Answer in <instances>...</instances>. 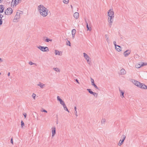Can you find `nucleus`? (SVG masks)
Masks as SVG:
<instances>
[{
  "instance_id": "7c9ffc66",
  "label": "nucleus",
  "mask_w": 147,
  "mask_h": 147,
  "mask_svg": "<svg viewBox=\"0 0 147 147\" xmlns=\"http://www.w3.org/2000/svg\"><path fill=\"white\" fill-rule=\"evenodd\" d=\"M94 94H92L95 97L97 98L98 96V94L95 92H94Z\"/></svg>"
},
{
  "instance_id": "4468645a",
  "label": "nucleus",
  "mask_w": 147,
  "mask_h": 147,
  "mask_svg": "<svg viewBox=\"0 0 147 147\" xmlns=\"http://www.w3.org/2000/svg\"><path fill=\"white\" fill-rule=\"evenodd\" d=\"M119 90L121 94L120 96L121 98H123L124 97L123 95L124 93V91H123L122 90H121L120 88H119Z\"/></svg>"
},
{
  "instance_id": "37998d69",
  "label": "nucleus",
  "mask_w": 147,
  "mask_h": 147,
  "mask_svg": "<svg viewBox=\"0 0 147 147\" xmlns=\"http://www.w3.org/2000/svg\"><path fill=\"white\" fill-rule=\"evenodd\" d=\"M41 111L42 112H45L46 113H47V111L45 109H43L42 111Z\"/></svg>"
},
{
  "instance_id": "5701e85b",
  "label": "nucleus",
  "mask_w": 147,
  "mask_h": 147,
  "mask_svg": "<svg viewBox=\"0 0 147 147\" xmlns=\"http://www.w3.org/2000/svg\"><path fill=\"white\" fill-rule=\"evenodd\" d=\"M16 3H17V0H12L11 2V4H15L16 5L18 4Z\"/></svg>"
},
{
  "instance_id": "ddd939ff",
  "label": "nucleus",
  "mask_w": 147,
  "mask_h": 147,
  "mask_svg": "<svg viewBox=\"0 0 147 147\" xmlns=\"http://www.w3.org/2000/svg\"><path fill=\"white\" fill-rule=\"evenodd\" d=\"M74 16L76 19H78L79 16V13L77 12L75 13L74 14Z\"/></svg>"
},
{
  "instance_id": "393cba45",
  "label": "nucleus",
  "mask_w": 147,
  "mask_h": 147,
  "mask_svg": "<svg viewBox=\"0 0 147 147\" xmlns=\"http://www.w3.org/2000/svg\"><path fill=\"white\" fill-rule=\"evenodd\" d=\"M117 47H115V49L116 50L119 52L121 51V48H120L119 47H118V48H117Z\"/></svg>"
},
{
  "instance_id": "58836bf2",
  "label": "nucleus",
  "mask_w": 147,
  "mask_h": 147,
  "mask_svg": "<svg viewBox=\"0 0 147 147\" xmlns=\"http://www.w3.org/2000/svg\"><path fill=\"white\" fill-rule=\"evenodd\" d=\"M3 23V21H2V19H0V25L2 24Z\"/></svg>"
},
{
  "instance_id": "3c124183",
  "label": "nucleus",
  "mask_w": 147,
  "mask_h": 147,
  "mask_svg": "<svg viewBox=\"0 0 147 147\" xmlns=\"http://www.w3.org/2000/svg\"><path fill=\"white\" fill-rule=\"evenodd\" d=\"M76 109H76V107H74V109H75V111H76Z\"/></svg>"
},
{
  "instance_id": "f03ea898",
  "label": "nucleus",
  "mask_w": 147,
  "mask_h": 147,
  "mask_svg": "<svg viewBox=\"0 0 147 147\" xmlns=\"http://www.w3.org/2000/svg\"><path fill=\"white\" fill-rule=\"evenodd\" d=\"M114 13L112 9H110L108 12V16L109 17L108 21L109 23V26L110 28L111 27L113 20Z\"/></svg>"
},
{
  "instance_id": "5fc2aeb1",
  "label": "nucleus",
  "mask_w": 147,
  "mask_h": 147,
  "mask_svg": "<svg viewBox=\"0 0 147 147\" xmlns=\"http://www.w3.org/2000/svg\"><path fill=\"white\" fill-rule=\"evenodd\" d=\"M71 8L72 9V8H73V7H72V5H71Z\"/></svg>"
},
{
  "instance_id": "a18cd8bd",
  "label": "nucleus",
  "mask_w": 147,
  "mask_h": 147,
  "mask_svg": "<svg viewBox=\"0 0 147 147\" xmlns=\"http://www.w3.org/2000/svg\"><path fill=\"white\" fill-rule=\"evenodd\" d=\"M3 17V16L2 14H0V18L1 19Z\"/></svg>"
},
{
  "instance_id": "6ab92c4d",
  "label": "nucleus",
  "mask_w": 147,
  "mask_h": 147,
  "mask_svg": "<svg viewBox=\"0 0 147 147\" xmlns=\"http://www.w3.org/2000/svg\"><path fill=\"white\" fill-rule=\"evenodd\" d=\"M37 85L40 86L41 88H42L44 87L45 86V84H44L41 83L40 82L39 83L37 84Z\"/></svg>"
},
{
  "instance_id": "f704fd0d",
  "label": "nucleus",
  "mask_w": 147,
  "mask_h": 147,
  "mask_svg": "<svg viewBox=\"0 0 147 147\" xmlns=\"http://www.w3.org/2000/svg\"><path fill=\"white\" fill-rule=\"evenodd\" d=\"M141 67H142V66H141V65H140V63L139 64H138L137 65H136V67L137 68H139Z\"/></svg>"
},
{
  "instance_id": "72a5a7b5",
  "label": "nucleus",
  "mask_w": 147,
  "mask_h": 147,
  "mask_svg": "<svg viewBox=\"0 0 147 147\" xmlns=\"http://www.w3.org/2000/svg\"><path fill=\"white\" fill-rule=\"evenodd\" d=\"M36 96V95L35 94L33 93L32 94V97L34 98V100L35 99V97Z\"/></svg>"
},
{
  "instance_id": "4be33fe9",
  "label": "nucleus",
  "mask_w": 147,
  "mask_h": 147,
  "mask_svg": "<svg viewBox=\"0 0 147 147\" xmlns=\"http://www.w3.org/2000/svg\"><path fill=\"white\" fill-rule=\"evenodd\" d=\"M140 65H141V66H142L146 65H147V63H144L141 62H140Z\"/></svg>"
},
{
  "instance_id": "864d4df0",
  "label": "nucleus",
  "mask_w": 147,
  "mask_h": 147,
  "mask_svg": "<svg viewBox=\"0 0 147 147\" xmlns=\"http://www.w3.org/2000/svg\"><path fill=\"white\" fill-rule=\"evenodd\" d=\"M0 61H2V59L1 58H0Z\"/></svg>"
},
{
  "instance_id": "a878e982",
  "label": "nucleus",
  "mask_w": 147,
  "mask_h": 147,
  "mask_svg": "<svg viewBox=\"0 0 147 147\" xmlns=\"http://www.w3.org/2000/svg\"><path fill=\"white\" fill-rule=\"evenodd\" d=\"M53 69L57 72H60V70L58 68H53Z\"/></svg>"
},
{
  "instance_id": "39448f33",
  "label": "nucleus",
  "mask_w": 147,
  "mask_h": 147,
  "mask_svg": "<svg viewBox=\"0 0 147 147\" xmlns=\"http://www.w3.org/2000/svg\"><path fill=\"white\" fill-rule=\"evenodd\" d=\"M21 14L20 13H19L18 12H17L16 13V14L15 15L14 17V22H16V21H15V20H16V21H18L20 18V14Z\"/></svg>"
},
{
  "instance_id": "9d476101",
  "label": "nucleus",
  "mask_w": 147,
  "mask_h": 147,
  "mask_svg": "<svg viewBox=\"0 0 147 147\" xmlns=\"http://www.w3.org/2000/svg\"><path fill=\"white\" fill-rule=\"evenodd\" d=\"M52 137L54 136L55 134H56V130L55 128V127H53L52 128Z\"/></svg>"
},
{
  "instance_id": "aec40b11",
  "label": "nucleus",
  "mask_w": 147,
  "mask_h": 147,
  "mask_svg": "<svg viewBox=\"0 0 147 147\" xmlns=\"http://www.w3.org/2000/svg\"><path fill=\"white\" fill-rule=\"evenodd\" d=\"M55 53L56 55H61V52L59 51H58L55 50Z\"/></svg>"
},
{
  "instance_id": "2eb2a0df",
  "label": "nucleus",
  "mask_w": 147,
  "mask_h": 147,
  "mask_svg": "<svg viewBox=\"0 0 147 147\" xmlns=\"http://www.w3.org/2000/svg\"><path fill=\"white\" fill-rule=\"evenodd\" d=\"M84 56V57L85 59L86 60H87L88 59H90V57H89L88 55H87L86 53H83Z\"/></svg>"
},
{
  "instance_id": "de8ad7c7",
  "label": "nucleus",
  "mask_w": 147,
  "mask_h": 147,
  "mask_svg": "<svg viewBox=\"0 0 147 147\" xmlns=\"http://www.w3.org/2000/svg\"><path fill=\"white\" fill-rule=\"evenodd\" d=\"M106 40L108 43H109V38L106 39Z\"/></svg>"
},
{
  "instance_id": "c9c22d12",
  "label": "nucleus",
  "mask_w": 147,
  "mask_h": 147,
  "mask_svg": "<svg viewBox=\"0 0 147 147\" xmlns=\"http://www.w3.org/2000/svg\"><path fill=\"white\" fill-rule=\"evenodd\" d=\"M92 86H93L96 89H97L99 90L98 88L97 87V86H96V85L95 84H94Z\"/></svg>"
},
{
  "instance_id": "cd10ccee",
  "label": "nucleus",
  "mask_w": 147,
  "mask_h": 147,
  "mask_svg": "<svg viewBox=\"0 0 147 147\" xmlns=\"http://www.w3.org/2000/svg\"><path fill=\"white\" fill-rule=\"evenodd\" d=\"M106 120L105 119H103L102 120L101 123L102 124H105L106 122Z\"/></svg>"
},
{
  "instance_id": "0eeeda50",
  "label": "nucleus",
  "mask_w": 147,
  "mask_h": 147,
  "mask_svg": "<svg viewBox=\"0 0 147 147\" xmlns=\"http://www.w3.org/2000/svg\"><path fill=\"white\" fill-rule=\"evenodd\" d=\"M132 82L133 83H134L135 85L139 87V86H140V84H141V83L135 80H133L132 81Z\"/></svg>"
},
{
  "instance_id": "8fccbe9b",
  "label": "nucleus",
  "mask_w": 147,
  "mask_h": 147,
  "mask_svg": "<svg viewBox=\"0 0 147 147\" xmlns=\"http://www.w3.org/2000/svg\"><path fill=\"white\" fill-rule=\"evenodd\" d=\"M76 81L78 84H80V83L79 82H78V80L77 79H76Z\"/></svg>"
},
{
  "instance_id": "a19ab883",
  "label": "nucleus",
  "mask_w": 147,
  "mask_h": 147,
  "mask_svg": "<svg viewBox=\"0 0 147 147\" xmlns=\"http://www.w3.org/2000/svg\"><path fill=\"white\" fill-rule=\"evenodd\" d=\"M74 114H75V115H76V117L78 116L77 111H75Z\"/></svg>"
},
{
  "instance_id": "423d86ee",
  "label": "nucleus",
  "mask_w": 147,
  "mask_h": 147,
  "mask_svg": "<svg viewBox=\"0 0 147 147\" xmlns=\"http://www.w3.org/2000/svg\"><path fill=\"white\" fill-rule=\"evenodd\" d=\"M122 140H120L118 144V145L119 146H121V144L123 143L124 142V140L125 139L126 136L124 135H122Z\"/></svg>"
},
{
  "instance_id": "1a4fd4ad",
  "label": "nucleus",
  "mask_w": 147,
  "mask_h": 147,
  "mask_svg": "<svg viewBox=\"0 0 147 147\" xmlns=\"http://www.w3.org/2000/svg\"><path fill=\"white\" fill-rule=\"evenodd\" d=\"M57 100L59 101L60 102V104L62 105H63L65 103L59 97V96L57 97Z\"/></svg>"
},
{
  "instance_id": "a211bd4d",
  "label": "nucleus",
  "mask_w": 147,
  "mask_h": 147,
  "mask_svg": "<svg viewBox=\"0 0 147 147\" xmlns=\"http://www.w3.org/2000/svg\"><path fill=\"white\" fill-rule=\"evenodd\" d=\"M85 22H86V28H87V30H89V31H91V27H88V23H87L86 21V20H85Z\"/></svg>"
},
{
  "instance_id": "412c9836",
  "label": "nucleus",
  "mask_w": 147,
  "mask_h": 147,
  "mask_svg": "<svg viewBox=\"0 0 147 147\" xmlns=\"http://www.w3.org/2000/svg\"><path fill=\"white\" fill-rule=\"evenodd\" d=\"M63 106V107L64 108V109L65 110L68 111V112H69V111L68 110V109L67 107H66L65 104H64Z\"/></svg>"
},
{
  "instance_id": "20e7f679",
  "label": "nucleus",
  "mask_w": 147,
  "mask_h": 147,
  "mask_svg": "<svg viewBox=\"0 0 147 147\" xmlns=\"http://www.w3.org/2000/svg\"><path fill=\"white\" fill-rule=\"evenodd\" d=\"M12 9L10 7H9L5 10L4 13L6 15H11L12 13Z\"/></svg>"
},
{
  "instance_id": "bb28decb",
  "label": "nucleus",
  "mask_w": 147,
  "mask_h": 147,
  "mask_svg": "<svg viewBox=\"0 0 147 147\" xmlns=\"http://www.w3.org/2000/svg\"><path fill=\"white\" fill-rule=\"evenodd\" d=\"M113 44L115 46V47H119L120 48H121V47H120V46L118 45H116V42L115 41H114L113 42Z\"/></svg>"
},
{
  "instance_id": "f8f14e48",
  "label": "nucleus",
  "mask_w": 147,
  "mask_h": 147,
  "mask_svg": "<svg viewBox=\"0 0 147 147\" xmlns=\"http://www.w3.org/2000/svg\"><path fill=\"white\" fill-rule=\"evenodd\" d=\"M72 35L73 38H74L75 37V35L76 32V30L75 29H73L72 30Z\"/></svg>"
},
{
  "instance_id": "2f4dec72",
  "label": "nucleus",
  "mask_w": 147,
  "mask_h": 147,
  "mask_svg": "<svg viewBox=\"0 0 147 147\" xmlns=\"http://www.w3.org/2000/svg\"><path fill=\"white\" fill-rule=\"evenodd\" d=\"M69 0H64L63 2L64 3L67 4L69 2Z\"/></svg>"
},
{
  "instance_id": "c85d7f7f",
  "label": "nucleus",
  "mask_w": 147,
  "mask_h": 147,
  "mask_svg": "<svg viewBox=\"0 0 147 147\" xmlns=\"http://www.w3.org/2000/svg\"><path fill=\"white\" fill-rule=\"evenodd\" d=\"M91 82L92 85H93L95 84L94 80L92 78H91Z\"/></svg>"
},
{
  "instance_id": "79ce46f5",
  "label": "nucleus",
  "mask_w": 147,
  "mask_h": 147,
  "mask_svg": "<svg viewBox=\"0 0 147 147\" xmlns=\"http://www.w3.org/2000/svg\"><path fill=\"white\" fill-rule=\"evenodd\" d=\"M21 1V0H17V3H16L18 4Z\"/></svg>"
},
{
  "instance_id": "ea45409f",
  "label": "nucleus",
  "mask_w": 147,
  "mask_h": 147,
  "mask_svg": "<svg viewBox=\"0 0 147 147\" xmlns=\"http://www.w3.org/2000/svg\"><path fill=\"white\" fill-rule=\"evenodd\" d=\"M87 60L88 63L89 64H90V61H89V59H88L87 60Z\"/></svg>"
},
{
  "instance_id": "473e14b6",
  "label": "nucleus",
  "mask_w": 147,
  "mask_h": 147,
  "mask_svg": "<svg viewBox=\"0 0 147 147\" xmlns=\"http://www.w3.org/2000/svg\"><path fill=\"white\" fill-rule=\"evenodd\" d=\"M21 127H22V128L23 127V126L24 125V123L22 121H21Z\"/></svg>"
},
{
  "instance_id": "6e6552de",
  "label": "nucleus",
  "mask_w": 147,
  "mask_h": 147,
  "mask_svg": "<svg viewBox=\"0 0 147 147\" xmlns=\"http://www.w3.org/2000/svg\"><path fill=\"white\" fill-rule=\"evenodd\" d=\"M131 51L130 50H127L125 51L123 55L125 57H127L129 55Z\"/></svg>"
},
{
  "instance_id": "f257e3e1",
  "label": "nucleus",
  "mask_w": 147,
  "mask_h": 147,
  "mask_svg": "<svg viewBox=\"0 0 147 147\" xmlns=\"http://www.w3.org/2000/svg\"><path fill=\"white\" fill-rule=\"evenodd\" d=\"M37 9L40 15L43 17H46L48 15V9L43 5H40L38 6Z\"/></svg>"
},
{
  "instance_id": "9b49d317",
  "label": "nucleus",
  "mask_w": 147,
  "mask_h": 147,
  "mask_svg": "<svg viewBox=\"0 0 147 147\" xmlns=\"http://www.w3.org/2000/svg\"><path fill=\"white\" fill-rule=\"evenodd\" d=\"M140 86H139V88H142L143 89H147V86H146L144 84L141 83V84H140Z\"/></svg>"
},
{
  "instance_id": "49530a36",
  "label": "nucleus",
  "mask_w": 147,
  "mask_h": 147,
  "mask_svg": "<svg viewBox=\"0 0 147 147\" xmlns=\"http://www.w3.org/2000/svg\"><path fill=\"white\" fill-rule=\"evenodd\" d=\"M11 143H12L13 144V141L12 138H11Z\"/></svg>"
},
{
  "instance_id": "b1692460",
  "label": "nucleus",
  "mask_w": 147,
  "mask_h": 147,
  "mask_svg": "<svg viewBox=\"0 0 147 147\" xmlns=\"http://www.w3.org/2000/svg\"><path fill=\"white\" fill-rule=\"evenodd\" d=\"M87 90L90 93V94H94V92H93L92 90H91V89H87Z\"/></svg>"
},
{
  "instance_id": "603ef678",
  "label": "nucleus",
  "mask_w": 147,
  "mask_h": 147,
  "mask_svg": "<svg viewBox=\"0 0 147 147\" xmlns=\"http://www.w3.org/2000/svg\"><path fill=\"white\" fill-rule=\"evenodd\" d=\"M10 74V72H8V76H9Z\"/></svg>"
},
{
  "instance_id": "7ed1b4c3",
  "label": "nucleus",
  "mask_w": 147,
  "mask_h": 147,
  "mask_svg": "<svg viewBox=\"0 0 147 147\" xmlns=\"http://www.w3.org/2000/svg\"><path fill=\"white\" fill-rule=\"evenodd\" d=\"M37 47L39 49L43 52H47L49 51V48L47 47H43L39 46Z\"/></svg>"
},
{
  "instance_id": "6e6d98bb",
  "label": "nucleus",
  "mask_w": 147,
  "mask_h": 147,
  "mask_svg": "<svg viewBox=\"0 0 147 147\" xmlns=\"http://www.w3.org/2000/svg\"><path fill=\"white\" fill-rule=\"evenodd\" d=\"M1 74V73H0V75Z\"/></svg>"
},
{
  "instance_id": "4c0bfd02",
  "label": "nucleus",
  "mask_w": 147,
  "mask_h": 147,
  "mask_svg": "<svg viewBox=\"0 0 147 147\" xmlns=\"http://www.w3.org/2000/svg\"><path fill=\"white\" fill-rule=\"evenodd\" d=\"M29 64L30 65H32L35 64L33 63L32 62V61H30L29 63Z\"/></svg>"
},
{
  "instance_id": "09e8293b",
  "label": "nucleus",
  "mask_w": 147,
  "mask_h": 147,
  "mask_svg": "<svg viewBox=\"0 0 147 147\" xmlns=\"http://www.w3.org/2000/svg\"><path fill=\"white\" fill-rule=\"evenodd\" d=\"M23 115L24 116L25 118L27 115L26 114V113H24L23 114Z\"/></svg>"
},
{
  "instance_id": "f3484780",
  "label": "nucleus",
  "mask_w": 147,
  "mask_h": 147,
  "mask_svg": "<svg viewBox=\"0 0 147 147\" xmlns=\"http://www.w3.org/2000/svg\"><path fill=\"white\" fill-rule=\"evenodd\" d=\"M121 75H124L126 74V71L124 69H122L120 71Z\"/></svg>"
},
{
  "instance_id": "c756f323",
  "label": "nucleus",
  "mask_w": 147,
  "mask_h": 147,
  "mask_svg": "<svg viewBox=\"0 0 147 147\" xmlns=\"http://www.w3.org/2000/svg\"><path fill=\"white\" fill-rule=\"evenodd\" d=\"M49 41H52V39H50L49 38H47L45 40V41L47 42H49Z\"/></svg>"
},
{
  "instance_id": "c03bdc74",
  "label": "nucleus",
  "mask_w": 147,
  "mask_h": 147,
  "mask_svg": "<svg viewBox=\"0 0 147 147\" xmlns=\"http://www.w3.org/2000/svg\"><path fill=\"white\" fill-rule=\"evenodd\" d=\"M105 38H106V39H107V38H109V37L108 36V35L107 34H105Z\"/></svg>"
},
{
  "instance_id": "dca6fc26",
  "label": "nucleus",
  "mask_w": 147,
  "mask_h": 147,
  "mask_svg": "<svg viewBox=\"0 0 147 147\" xmlns=\"http://www.w3.org/2000/svg\"><path fill=\"white\" fill-rule=\"evenodd\" d=\"M4 7L3 5H0V13H3L4 10Z\"/></svg>"
},
{
  "instance_id": "e433bc0d",
  "label": "nucleus",
  "mask_w": 147,
  "mask_h": 147,
  "mask_svg": "<svg viewBox=\"0 0 147 147\" xmlns=\"http://www.w3.org/2000/svg\"><path fill=\"white\" fill-rule=\"evenodd\" d=\"M67 42L68 43H67V45H69V46H71V45H70L71 43H70V42L68 40L67 41Z\"/></svg>"
}]
</instances>
